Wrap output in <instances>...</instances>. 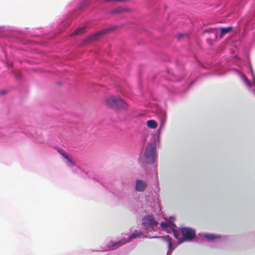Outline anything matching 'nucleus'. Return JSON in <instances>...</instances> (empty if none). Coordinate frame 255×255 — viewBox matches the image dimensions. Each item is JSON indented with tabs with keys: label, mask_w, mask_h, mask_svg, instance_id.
Masks as SVG:
<instances>
[{
	"label": "nucleus",
	"mask_w": 255,
	"mask_h": 255,
	"mask_svg": "<svg viewBox=\"0 0 255 255\" xmlns=\"http://www.w3.org/2000/svg\"><path fill=\"white\" fill-rule=\"evenodd\" d=\"M105 104L108 107L114 109H126L128 104L121 97L111 96L105 100Z\"/></svg>",
	"instance_id": "1"
},
{
	"label": "nucleus",
	"mask_w": 255,
	"mask_h": 255,
	"mask_svg": "<svg viewBox=\"0 0 255 255\" xmlns=\"http://www.w3.org/2000/svg\"><path fill=\"white\" fill-rule=\"evenodd\" d=\"M147 162L153 163L156 159L155 147L152 144H148L144 151Z\"/></svg>",
	"instance_id": "2"
},
{
	"label": "nucleus",
	"mask_w": 255,
	"mask_h": 255,
	"mask_svg": "<svg viewBox=\"0 0 255 255\" xmlns=\"http://www.w3.org/2000/svg\"><path fill=\"white\" fill-rule=\"evenodd\" d=\"M142 224L146 230L151 231L158 223L152 216L147 215L142 219Z\"/></svg>",
	"instance_id": "3"
},
{
	"label": "nucleus",
	"mask_w": 255,
	"mask_h": 255,
	"mask_svg": "<svg viewBox=\"0 0 255 255\" xmlns=\"http://www.w3.org/2000/svg\"><path fill=\"white\" fill-rule=\"evenodd\" d=\"M181 234L183 238L187 240H191L195 237V231L189 228H182Z\"/></svg>",
	"instance_id": "4"
},
{
	"label": "nucleus",
	"mask_w": 255,
	"mask_h": 255,
	"mask_svg": "<svg viewBox=\"0 0 255 255\" xmlns=\"http://www.w3.org/2000/svg\"><path fill=\"white\" fill-rule=\"evenodd\" d=\"M110 30H111V29L110 28H108V29H105V30L99 31V32L95 33L94 34H93V35H92L91 36H90L88 38V39H87V40L91 41L92 40H97V39H98L99 38V37L100 36H101L105 34V33L108 32Z\"/></svg>",
	"instance_id": "5"
},
{
	"label": "nucleus",
	"mask_w": 255,
	"mask_h": 255,
	"mask_svg": "<svg viewBox=\"0 0 255 255\" xmlns=\"http://www.w3.org/2000/svg\"><path fill=\"white\" fill-rule=\"evenodd\" d=\"M147 187V184L145 182L137 179L135 184V190L140 192L143 191Z\"/></svg>",
	"instance_id": "6"
},
{
	"label": "nucleus",
	"mask_w": 255,
	"mask_h": 255,
	"mask_svg": "<svg viewBox=\"0 0 255 255\" xmlns=\"http://www.w3.org/2000/svg\"><path fill=\"white\" fill-rule=\"evenodd\" d=\"M204 33H209L212 34L210 38L212 39H216L218 37V30L217 28H211L209 29L205 30Z\"/></svg>",
	"instance_id": "7"
},
{
	"label": "nucleus",
	"mask_w": 255,
	"mask_h": 255,
	"mask_svg": "<svg viewBox=\"0 0 255 255\" xmlns=\"http://www.w3.org/2000/svg\"><path fill=\"white\" fill-rule=\"evenodd\" d=\"M141 235H142V233L141 232H137L136 231H135L132 234L130 235V236L128 237V239L125 240L124 242L122 243V244H125L126 243L129 242L131 239L137 238L138 237H140Z\"/></svg>",
	"instance_id": "8"
},
{
	"label": "nucleus",
	"mask_w": 255,
	"mask_h": 255,
	"mask_svg": "<svg viewBox=\"0 0 255 255\" xmlns=\"http://www.w3.org/2000/svg\"><path fill=\"white\" fill-rule=\"evenodd\" d=\"M232 29L233 28L231 26L227 27H221L220 28L221 31L220 37L222 38L225 34L231 32Z\"/></svg>",
	"instance_id": "9"
},
{
	"label": "nucleus",
	"mask_w": 255,
	"mask_h": 255,
	"mask_svg": "<svg viewBox=\"0 0 255 255\" xmlns=\"http://www.w3.org/2000/svg\"><path fill=\"white\" fill-rule=\"evenodd\" d=\"M147 126L150 128H155L157 127V123L152 120H148L146 122Z\"/></svg>",
	"instance_id": "10"
},
{
	"label": "nucleus",
	"mask_w": 255,
	"mask_h": 255,
	"mask_svg": "<svg viewBox=\"0 0 255 255\" xmlns=\"http://www.w3.org/2000/svg\"><path fill=\"white\" fill-rule=\"evenodd\" d=\"M125 240V239H124V240H120L118 242H111L108 245V247L112 248V247H115L117 246H121V245H123L122 244V243H123Z\"/></svg>",
	"instance_id": "11"
},
{
	"label": "nucleus",
	"mask_w": 255,
	"mask_h": 255,
	"mask_svg": "<svg viewBox=\"0 0 255 255\" xmlns=\"http://www.w3.org/2000/svg\"><path fill=\"white\" fill-rule=\"evenodd\" d=\"M85 31V27H82L81 28H79L76 29L75 31L71 34V36L76 35H79L81 34H82L84 33Z\"/></svg>",
	"instance_id": "12"
},
{
	"label": "nucleus",
	"mask_w": 255,
	"mask_h": 255,
	"mask_svg": "<svg viewBox=\"0 0 255 255\" xmlns=\"http://www.w3.org/2000/svg\"><path fill=\"white\" fill-rule=\"evenodd\" d=\"M205 237L209 240H213L220 238V236H218L213 234H207L205 235Z\"/></svg>",
	"instance_id": "13"
},
{
	"label": "nucleus",
	"mask_w": 255,
	"mask_h": 255,
	"mask_svg": "<svg viewBox=\"0 0 255 255\" xmlns=\"http://www.w3.org/2000/svg\"><path fill=\"white\" fill-rule=\"evenodd\" d=\"M188 35L187 34L185 33H179L177 36V38L178 40H181V39L187 37Z\"/></svg>",
	"instance_id": "14"
},
{
	"label": "nucleus",
	"mask_w": 255,
	"mask_h": 255,
	"mask_svg": "<svg viewBox=\"0 0 255 255\" xmlns=\"http://www.w3.org/2000/svg\"><path fill=\"white\" fill-rule=\"evenodd\" d=\"M167 242L168 243V247L169 249H171L172 247V243L171 239L168 236L167 238Z\"/></svg>",
	"instance_id": "15"
},
{
	"label": "nucleus",
	"mask_w": 255,
	"mask_h": 255,
	"mask_svg": "<svg viewBox=\"0 0 255 255\" xmlns=\"http://www.w3.org/2000/svg\"><path fill=\"white\" fill-rule=\"evenodd\" d=\"M160 226L162 228L166 229L168 227V224L167 222H162L160 223Z\"/></svg>",
	"instance_id": "16"
},
{
	"label": "nucleus",
	"mask_w": 255,
	"mask_h": 255,
	"mask_svg": "<svg viewBox=\"0 0 255 255\" xmlns=\"http://www.w3.org/2000/svg\"><path fill=\"white\" fill-rule=\"evenodd\" d=\"M59 152L66 159H68L69 156H68V154L66 152H65L63 151H59Z\"/></svg>",
	"instance_id": "17"
},
{
	"label": "nucleus",
	"mask_w": 255,
	"mask_h": 255,
	"mask_svg": "<svg viewBox=\"0 0 255 255\" xmlns=\"http://www.w3.org/2000/svg\"><path fill=\"white\" fill-rule=\"evenodd\" d=\"M68 161L70 163L71 165L74 166L75 164V163L72 161V159L69 157L68 159H67Z\"/></svg>",
	"instance_id": "18"
},
{
	"label": "nucleus",
	"mask_w": 255,
	"mask_h": 255,
	"mask_svg": "<svg viewBox=\"0 0 255 255\" xmlns=\"http://www.w3.org/2000/svg\"><path fill=\"white\" fill-rule=\"evenodd\" d=\"M246 82L248 85L251 86V82L247 78L246 79Z\"/></svg>",
	"instance_id": "19"
},
{
	"label": "nucleus",
	"mask_w": 255,
	"mask_h": 255,
	"mask_svg": "<svg viewBox=\"0 0 255 255\" xmlns=\"http://www.w3.org/2000/svg\"><path fill=\"white\" fill-rule=\"evenodd\" d=\"M6 93V92L5 91H0V94L2 95Z\"/></svg>",
	"instance_id": "20"
}]
</instances>
